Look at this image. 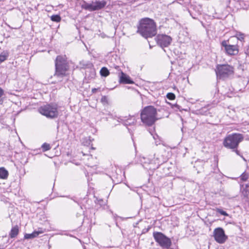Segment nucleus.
Segmentation results:
<instances>
[{
    "mask_svg": "<svg viewBox=\"0 0 249 249\" xmlns=\"http://www.w3.org/2000/svg\"><path fill=\"white\" fill-rule=\"evenodd\" d=\"M55 71L53 77L57 79V81L54 83L62 82L64 78L68 79L69 75V66L67 61V58L65 55H58L55 61Z\"/></svg>",
    "mask_w": 249,
    "mask_h": 249,
    "instance_id": "obj_1",
    "label": "nucleus"
},
{
    "mask_svg": "<svg viewBox=\"0 0 249 249\" xmlns=\"http://www.w3.org/2000/svg\"><path fill=\"white\" fill-rule=\"evenodd\" d=\"M137 33L146 38L152 37L157 34L155 22L153 19L148 18L142 19L138 26Z\"/></svg>",
    "mask_w": 249,
    "mask_h": 249,
    "instance_id": "obj_2",
    "label": "nucleus"
},
{
    "mask_svg": "<svg viewBox=\"0 0 249 249\" xmlns=\"http://www.w3.org/2000/svg\"><path fill=\"white\" fill-rule=\"evenodd\" d=\"M156 115V109L152 106H148L142 110L141 118L144 124L148 125H151L157 120Z\"/></svg>",
    "mask_w": 249,
    "mask_h": 249,
    "instance_id": "obj_3",
    "label": "nucleus"
},
{
    "mask_svg": "<svg viewBox=\"0 0 249 249\" xmlns=\"http://www.w3.org/2000/svg\"><path fill=\"white\" fill-rule=\"evenodd\" d=\"M244 139L242 134L240 133H232L226 136L223 142L224 146L230 149L236 148L239 143L241 142Z\"/></svg>",
    "mask_w": 249,
    "mask_h": 249,
    "instance_id": "obj_4",
    "label": "nucleus"
},
{
    "mask_svg": "<svg viewBox=\"0 0 249 249\" xmlns=\"http://www.w3.org/2000/svg\"><path fill=\"white\" fill-rule=\"evenodd\" d=\"M217 77L220 79H225L233 75L234 68L228 65H217L215 70Z\"/></svg>",
    "mask_w": 249,
    "mask_h": 249,
    "instance_id": "obj_5",
    "label": "nucleus"
},
{
    "mask_svg": "<svg viewBox=\"0 0 249 249\" xmlns=\"http://www.w3.org/2000/svg\"><path fill=\"white\" fill-rule=\"evenodd\" d=\"M39 111L49 118H56L58 114L57 106L53 104H48L41 107L39 108Z\"/></svg>",
    "mask_w": 249,
    "mask_h": 249,
    "instance_id": "obj_6",
    "label": "nucleus"
},
{
    "mask_svg": "<svg viewBox=\"0 0 249 249\" xmlns=\"http://www.w3.org/2000/svg\"><path fill=\"white\" fill-rule=\"evenodd\" d=\"M153 237L155 241L161 247L166 249H169L170 247L172 244L170 239L162 233L160 232H154Z\"/></svg>",
    "mask_w": 249,
    "mask_h": 249,
    "instance_id": "obj_7",
    "label": "nucleus"
},
{
    "mask_svg": "<svg viewBox=\"0 0 249 249\" xmlns=\"http://www.w3.org/2000/svg\"><path fill=\"white\" fill-rule=\"evenodd\" d=\"M106 4L107 2L105 0L92 1L90 3L84 1L81 5V7L86 10L94 11L103 8Z\"/></svg>",
    "mask_w": 249,
    "mask_h": 249,
    "instance_id": "obj_8",
    "label": "nucleus"
},
{
    "mask_svg": "<svg viewBox=\"0 0 249 249\" xmlns=\"http://www.w3.org/2000/svg\"><path fill=\"white\" fill-rule=\"evenodd\" d=\"M221 46L224 48L226 53L229 55H235L239 52L238 46L237 45H231L229 40H223L221 43Z\"/></svg>",
    "mask_w": 249,
    "mask_h": 249,
    "instance_id": "obj_9",
    "label": "nucleus"
},
{
    "mask_svg": "<svg viewBox=\"0 0 249 249\" xmlns=\"http://www.w3.org/2000/svg\"><path fill=\"white\" fill-rule=\"evenodd\" d=\"M213 236L215 241L219 243H224L227 239V236L225 235L224 231L221 228H217L213 231Z\"/></svg>",
    "mask_w": 249,
    "mask_h": 249,
    "instance_id": "obj_10",
    "label": "nucleus"
},
{
    "mask_svg": "<svg viewBox=\"0 0 249 249\" xmlns=\"http://www.w3.org/2000/svg\"><path fill=\"white\" fill-rule=\"evenodd\" d=\"M156 41L159 45L162 47H166L168 46L171 43L172 38L166 35H158L156 36Z\"/></svg>",
    "mask_w": 249,
    "mask_h": 249,
    "instance_id": "obj_11",
    "label": "nucleus"
},
{
    "mask_svg": "<svg viewBox=\"0 0 249 249\" xmlns=\"http://www.w3.org/2000/svg\"><path fill=\"white\" fill-rule=\"evenodd\" d=\"M119 122L123 123L126 126L134 125L137 122L136 118L135 116H129L124 117H119L118 118Z\"/></svg>",
    "mask_w": 249,
    "mask_h": 249,
    "instance_id": "obj_12",
    "label": "nucleus"
},
{
    "mask_svg": "<svg viewBox=\"0 0 249 249\" xmlns=\"http://www.w3.org/2000/svg\"><path fill=\"white\" fill-rule=\"evenodd\" d=\"M120 82L123 84H133L134 82L130 79V77L124 72H121L120 77Z\"/></svg>",
    "mask_w": 249,
    "mask_h": 249,
    "instance_id": "obj_13",
    "label": "nucleus"
},
{
    "mask_svg": "<svg viewBox=\"0 0 249 249\" xmlns=\"http://www.w3.org/2000/svg\"><path fill=\"white\" fill-rule=\"evenodd\" d=\"M43 230H42L41 229H39L38 231H34L32 233H26L24 235V238L26 239H33L38 236L39 234L43 233Z\"/></svg>",
    "mask_w": 249,
    "mask_h": 249,
    "instance_id": "obj_14",
    "label": "nucleus"
},
{
    "mask_svg": "<svg viewBox=\"0 0 249 249\" xmlns=\"http://www.w3.org/2000/svg\"><path fill=\"white\" fill-rule=\"evenodd\" d=\"M164 162V160L163 159H161L160 158H157L155 159V165L154 166H150L149 167H146L147 169L149 170H155L162 164Z\"/></svg>",
    "mask_w": 249,
    "mask_h": 249,
    "instance_id": "obj_15",
    "label": "nucleus"
},
{
    "mask_svg": "<svg viewBox=\"0 0 249 249\" xmlns=\"http://www.w3.org/2000/svg\"><path fill=\"white\" fill-rule=\"evenodd\" d=\"M164 162V160L163 159H161L160 158H157L155 159V165L154 166H150L149 167H146L147 169L149 170H155L162 164Z\"/></svg>",
    "mask_w": 249,
    "mask_h": 249,
    "instance_id": "obj_16",
    "label": "nucleus"
},
{
    "mask_svg": "<svg viewBox=\"0 0 249 249\" xmlns=\"http://www.w3.org/2000/svg\"><path fill=\"white\" fill-rule=\"evenodd\" d=\"M19 228L18 226L16 225L13 227L9 232V236L11 238L16 237L18 234Z\"/></svg>",
    "mask_w": 249,
    "mask_h": 249,
    "instance_id": "obj_17",
    "label": "nucleus"
},
{
    "mask_svg": "<svg viewBox=\"0 0 249 249\" xmlns=\"http://www.w3.org/2000/svg\"><path fill=\"white\" fill-rule=\"evenodd\" d=\"M242 193L245 197H247L249 194V183L245 186L242 185Z\"/></svg>",
    "mask_w": 249,
    "mask_h": 249,
    "instance_id": "obj_18",
    "label": "nucleus"
},
{
    "mask_svg": "<svg viewBox=\"0 0 249 249\" xmlns=\"http://www.w3.org/2000/svg\"><path fill=\"white\" fill-rule=\"evenodd\" d=\"M140 160L144 168L146 169V167H149L150 160L148 158L141 157Z\"/></svg>",
    "mask_w": 249,
    "mask_h": 249,
    "instance_id": "obj_19",
    "label": "nucleus"
},
{
    "mask_svg": "<svg viewBox=\"0 0 249 249\" xmlns=\"http://www.w3.org/2000/svg\"><path fill=\"white\" fill-rule=\"evenodd\" d=\"M9 56V52L7 51H3L0 54V64L6 60Z\"/></svg>",
    "mask_w": 249,
    "mask_h": 249,
    "instance_id": "obj_20",
    "label": "nucleus"
},
{
    "mask_svg": "<svg viewBox=\"0 0 249 249\" xmlns=\"http://www.w3.org/2000/svg\"><path fill=\"white\" fill-rule=\"evenodd\" d=\"M8 176V172L4 168H0V178L6 179Z\"/></svg>",
    "mask_w": 249,
    "mask_h": 249,
    "instance_id": "obj_21",
    "label": "nucleus"
},
{
    "mask_svg": "<svg viewBox=\"0 0 249 249\" xmlns=\"http://www.w3.org/2000/svg\"><path fill=\"white\" fill-rule=\"evenodd\" d=\"M209 107V106L208 105L207 107H203L201 109L197 110V113L201 114V115H207L208 114V111H209L208 107Z\"/></svg>",
    "mask_w": 249,
    "mask_h": 249,
    "instance_id": "obj_22",
    "label": "nucleus"
},
{
    "mask_svg": "<svg viewBox=\"0 0 249 249\" xmlns=\"http://www.w3.org/2000/svg\"><path fill=\"white\" fill-rule=\"evenodd\" d=\"M100 74L102 76L106 77L109 75V72L107 68L103 67L100 70Z\"/></svg>",
    "mask_w": 249,
    "mask_h": 249,
    "instance_id": "obj_23",
    "label": "nucleus"
},
{
    "mask_svg": "<svg viewBox=\"0 0 249 249\" xmlns=\"http://www.w3.org/2000/svg\"><path fill=\"white\" fill-rule=\"evenodd\" d=\"M51 19L52 21L55 22H59L61 20V17L58 15H52L51 17Z\"/></svg>",
    "mask_w": 249,
    "mask_h": 249,
    "instance_id": "obj_24",
    "label": "nucleus"
},
{
    "mask_svg": "<svg viewBox=\"0 0 249 249\" xmlns=\"http://www.w3.org/2000/svg\"><path fill=\"white\" fill-rule=\"evenodd\" d=\"M235 36L237 38L238 40L243 41L244 39L245 35L244 34L239 32L236 33Z\"/></svg>",
    "mask_w": 249,
    "mask_h": 249,
    "instance_id": "obj_25",
    "label": "nucleus"
},
{
    "mask_svg": "<svg viewBox=\"0 0 249 249\" xmlns=\"http://www.w3.org/2000/svg\"><path fill=\"white\" fill-rule=\"evenodd\" d=\"M249 177V174L246 172L243 173L242 175L240 176V178L243 181H246L248 179Z\"/></svg>",
    "mask_w": 249,
    "mask_h": 249,
    "instance_id": "obj_26",
    "label": "nucleus"
},
{
    "mask_svg": "<svg viewBox=\"0 0 249 249\" xmlns=\"http://www.w3.org/2000/svg\"><path fill=\"white\" fill-rule=\"evenodd\" d=\"M41 147L42 148L43 151H46L47 150H49L51 148L50 145L47 143H44L42 145Z\"/></svg>",
    "mask_w": 249,
    "mask_h": 249,
    "instance_id": "obj_27",
    "label": "nucleus"
},
{
    "mask_svg": "<svg viewBox=\"0 0 249 249\" xmlns=\"http://www.w3.org/2000/svg\"><path fill=\"white\" fill-rule=\"evenodd\" d=\"M166 97L168 99H169L170 100H173L175 99L176 96L174 93L170 92V93H168L167 94Z\"/></svg>",
    "mask_w": 249,
    "mask_h": 249,
    "instance_id": "obj_28",
    "label": "nucleus"
},
{
    "mask_svg": "<svg viewBox=\"0 0 249 249\" xmlns=\"http://www.w3.org/2000/svg\"><path fill=\"white\" fill-rule=\"evenodd\" d=\"M101 101L102 103L104 104H108V98L106 96H103L102 97Z\"/></svg>",
    "mask_w": 249,
    "mask_h": 249,
    "instance_id": "obj_29",
    "label": "nucleus"
},
{
    "mask_svg": "<svg viewBox=\"0 0 249 249\" xmlns=\"http://www.w3.org/2000/svg\"><path fill=\"white\" fill-rule=\"evenodd\" d=\"M216 211H217V212H218V213H220L221 214H222L223 215H224V216L228 215V213L225 211H224L223 210H222L220 209H217Z\"/></svg>",
    "mask_w": 249,
    "mask_h": 249,
    "instance_id": "obj_30",
    "label": "nucleus"
},
{
    "mask_svg": "<svg viewBox=\"0 0 249 249\" xmlns=\"http://www.w3.org/2000/svg\"><path fill=\"white\" fill-rule=\"evenodd\" d=\"M155 159L153 160H150L149 166L155 165Z\"/></svg>",
    "mask_w": 249,
    "mask_h": 249,
    "instance_id": "obj_31",
    "label": "nucleus"
},
{
    "mask_svg": "<svg viewBox=\"0 0 249 249\" xmlns=\"http://www.w3.org/2000/svg\"><path fill=\"white\" fill-rule=\"evenodd\" d=\"M151 135L153 136V138L155 141L160 138L159 136L156 134H151Z\"/></svg>",
    "mask_w": 249,
    "mask_h": 249,
    "instance_id": "obj_32",
    "label": "nucleus"
},
{
    "mask_svg": "<svg viewBox=\"0 0 249 249\" xmlns=\"http://www.w3.org/2000/svg\"><path fill=\"white\" fill-rule=\"evenodd\" d=\"M161 142V141L159 138V139L156 140L155 142V144L156 145H158L160 144Z\"/></svg>",
    "mask_w": 249,
    "mask_h": 249,
    "instance_id": "obj_33",
    "label": "nucleus"
},
{
    "mask_svg": "<svg viewBox=\"0 0 249 249\" xmlns=\"http://www.w3.org/2000/svg\"><path fill=\"white\" fill-rule=\"evenodd\" d=\"M98 203L102 206V205L105 204V202H104L103 200H98Z\"/></svg>",
    "mask_w": 249,
    "mask_h": 249,
    "instance_id": "obj_34",
    "label": "nucleus"
},
{
    "mask_svg": "<svg viewBox=\"0 0 249 249\" xmlns=\"http://www.w3.org/2000/svg\"><path fill=\"white\" fill-rule=\"evenodd\" d=\"M4 94V90L0 88V98Z\"/></svg>",
    "mask_w": 249,
    "mask_h": 249,
    "instance_id": "obj_35",
    "label": "nucleus"
},
{
    "mask_svg": "<svg viewBox=\"0 0 249 249\" xmlns=\"http://www.w3.org/2000/svg\"><path fill=\"white\" fill-rule=\"evenodd\" d=\"M97 90V89L94 88V89H92L91 91H92V93H94L96 92V91Z\"/></svg>",
    "mask_w": 249,
    "mask_h": 249,
    "instance_id": "obj_36",
    "label": "nucleus"
},
{
    "mask_svg": "<svg viewBox=\"0 0 249 249\" xmlns=\"http://www.w3.org/2000/svg\"><path fill=\"white\" fill-rule=\"evenodd\" d=\"M0 249H4L3 246L0 244Z\"/></svg>",
    "mask_w": 249,
    "mask_h": 249,
    "instance_id": "obj_37",
    "label": "nucleus"
},
{
    "mask_svg": "<svg viewBox=\"0 0 249 249\" xmlns=\"http://www.w3.org/2000/svg\"><path fill=\"white\" fill-rule=\"evenodd\" d=\"M235 152H236V154H237L239 155V152H238V151L236 150V151H235Z\"/></svg>",
    "mask_w": 249,
    "mask_h": 249,
    "instance_id": "obj_38",
    "label": "nucleus"
}]
</instances>
